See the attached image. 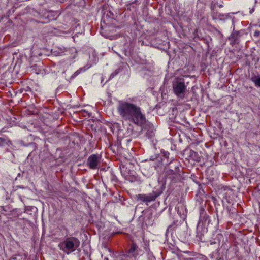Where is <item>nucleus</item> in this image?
Masks as SVG:
<instances>
[{
    "mask_svg": "<svg viewBox=\"0 0 260 260\" xmlns=\"http://www.w3.org/2000/svg\"><path fill=\"white\" fill-rule=\"evenodd\" d=\"M181 172L180 167L177 161L169 162L164 168L165 182L168 180L170 183H176L181 179Z\"/></svg>",
    "mask_w": 260,
    "mask_h": 260,
    "instance_id": "2",
    "label": "nucleus"
},
{
    "mask_svg": "<svg viewBox=\"0 0 260 260\" xmlns=\"http://www.w3.org/2000/svg\"><path fill=\"white\" fill-rule=\"evenodd\" d=\"M6 140L5 138L0 137V146L6 143Z\"/></svg>",
    "mask_w": 260,
    "mask_h": 260,
    "instance_id": "15",
    "label": "nucleus"
},
{
    "mask_svg": "<svg viewBox=\"0 0 260 260\" xmlns=\"http://www.w3.org/2000/svg\"><path fill=\"white\" fill-rule=\"evenodd\" d=\"M87 163L90 169H96L99 168L100 162L98 155L92 154L88 157Z\"/></svg>",
    "mask_w": 260,
    "mask_h": 260,
    "instance_id": "6",
    "label": "nucleus"
},
{
    "mask_svg": "<svg viewBox=\"0 0 260 260\" xmlns=\"http://www.w3.org/2000/svg\"><path fill=\"white\" fill-rule=\"evenodd\" d=\"M138 247L135 243H132L129 246V248L126 251L127 255H124L125 256L136 257L138 255Z\"/></svg>",
    "mask_w": 260,
    "mask_h": 260,
    "instance_id": "7",
    "label": "nucleus"
},
{
    "mask_svg": "<svg viewBox=\"0 0 260 260\" xmlns=\"http://www.w3.org/2000/svg\"><path fill=\"white\" fill-rule=\"evenodd\" d=\"M251 80L255 83L256 86L260 87V76L254 75L251 77Z\"/></svg>",
    "mask_w": 260,
    "mask_h": 260,
    "instance_id": "11",
    "label": "nucleus"
},
{
    "mask_svg": "<svg viewBox=\"0 0 260 260\" xmlns=\"http://www.w3.org/2000/svg\"><path fill=\"white\" fill-rule=\"evenodd\" d=\"M159 195V193L153 191L148 195L139 194L136 196V198L143 202H150L155 200Z\"/></svg>",
    "mask_w": 260,
    "mask_h": 260,
    "instance_id": "5",
    "label": "nucleus"
},
{
    "mask_svg": "<svg viewBox=\"0 0 260 260\" xmlns=\"http://www.w3.org/2000/svg\"><path fill=\"white\" fill-rule=\"evenodd\" d=\"M80 245V241L75 237L67 238L63 242L59 244L60 249L69 254L76 249Z\"/></svg>",
    "mask_w": 260,
    "mask_h": 260,
    "instance_id": "4",
    "label": "nucleus"
},
{
    "mask_svg": "<svg viewBox=\"0 0 260 260\" xmlns=\"http://www.w3.org/2000/svg\"><path fill=\"white\" fill-rule=\"evenodd\" d=\"M82 71V68H80L79 70L76 71L74 73V74L72 76V78H74V77H75L76 76H77L78 75H79L81 72Z\"/></svg>",
    "mask_w": 260,
    "mask_h": 260,
    "instance_id": "13",
    "label": "nucleus"
},
{
    "mask_svg": "<svg viewBox=\"0 0 260 260\" xmlns=\"http://www.w3.org/2000/svg\"><path fill=\"white\" fill-rule=\"evenodd\" d=\"M212 16L213 19H220L221 20L222 18L224 16L223 14H221L218 12L217 10L215 9H213V12L212 13Z\"/></svg>",
    "mask_w": 260,
    "mask_h": 260,
    "instance_id": "10",
    "label": "nucleus"
},
{
    "mask_svg": "<svg viewBox=\"0 0 260 260\" xmlns=\"http://www.w3.org/2000/svg\"><path fill=\"white\" fill-rule=\"evenodd\" d=\"M117 110L124 120L137 125L142 127L146 122L145 115L142 113L141 108L134 104L121 102L119 104Z\"/></svg>",
    "mask_w": 260,
    "mask_h": 260,
    "instance_id": "1",
    "label": "nucleus"
},
{
    "mask_svg": "<svg viewBox=\"0 0 260 260\" xmlns=\"http://www.w3.org/2000/svg\"><path fill=\"white\" fill-rule=\"evenodd\" d=\"M51 53L53 55H54L55 56H60L62 55V53H63V51L61 49H59L58 50H52Z\"/></svg>",
    "mask_w": 260,
    "mask_h": 260,
    "instance_id": "12",
    "label": "nucleus"
},
{
    "mask_svg": "<svg viewBox=\"0 0 260 260\" xmlns=\"http://www.w3.org/2000/svg\"><path fill=\"white\" fill-rule=\"evenodd\" d=\"M119 69L116 70L113 73L110 75V78H113L119 73Z\"/></svg>",
    "mask_w": 260,
    "mask_h": 260,
    "instance_id": "14",
    "label": "nucleus"
},
{
    "mask_svg": "<svg viewBox=\"0 0 260 260\" xmlns=\"http://www.w3.org/2000/svg\"><path fill=\"white\" fill-rule=\"evenodd\" d=\"M241 37L240 32L239 31H234L229 39L230 40V43L232 45L238 44L240 42V38Z\"/></svg>",
    "mask_w": 260,
    "mask_h": 260,
    "instance_id": "8",
    "label": "nucleus"
},
{
    "mask_svg": "<svg viewBox=\"0 0 260 260\" xmlns=\"http://www.w3.org/2000/svg\"><path fill=\"white\" fill-rule=\"evenodd\" d=\"M175 228V226H174V225L172 224V225H170L168 228V230L167 231H169V230H173Z\"/></svg>",
    "mask_w": 260,
    "mask_h": 260,
    "instance_id": "17",
    "label": "nucleus"
},
{
    "mask_svg": "<svg viewBox=\"0 0 260 260\" xmlns=\"http://www.w3.org/2000/svg\"><path fill=\"white\" fill-rule=\"evenodd\" d=\"M105 259V260H108V259L107 258H106Z\"/></svg>",
    "mask_w": 260,
    "mask_h": 260,
    "instance_id": "19",
    "label": "nucleus"
},
{
    "mask_svg": "<svg viewBox=\"0 0 260 260\" xmlns=\"http://www.w3.org/2000/svg\"><path fill=\"white\" fill-rule=\"evenodd\" d=\"M189 157L194 161H196L197 162L200 161V156L198 154L197 152L194 151L193 150H190Z\"/></svg>",
    "mask_w": 260,
    "mask_h": 260,
    "instance_id": "9",
    "label": "nucleus"
},
{
    "mask_svg": "<svg viewBox=\"0 0 260 260\" xmlns=\"http://www.w3.org/2000/svg\"><path fill=\"white\" fill-rule=\"evenodd\" d=\"M1 208L3 209V210L5 212H8L9 211V207H1Z\"/></svg>",
    "mask_w": 260,
    "mask_h": 260,
    "instance_id": "16",
    "label": "nucleus"
},
{
    "mask_svg": "<svg viewBox=\"0 0 260 260\" xmlns=\"http://www.w3.org/2000/svg\"><path fill=\"white\" fill-rule=\"evenodd\" d=\"M188 83L185 76L176 77L172 81L173 91L177 98L183 99L185 97L188 92Z\"/></svg>",
    "mask_w": 260,
    "mask_h": 260,
    "instance_id": "3",
    "label": "nucleus"
},
{
    "mask_svg": "<svg viewBox=\"0 0 260 260\" xmlns=\"http://www.w3.org/2000/svg\"><path fill=\"white\" fill-rule=\"evenodd\" d=\"M260 35V31L256 30L254 32V36L255 37H258Z\"/></svg>",
    "mask_w": 260,
    "mask_h": 260,
    "instance_id": "18",
    "label": "nucleus"
}]
</instances>
